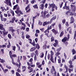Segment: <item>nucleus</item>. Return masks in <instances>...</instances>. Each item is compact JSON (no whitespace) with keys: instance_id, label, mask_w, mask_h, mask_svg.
Here are the masks:
<instances>
[{"instance_id":"34","label":"nucleus","mask_w":76,"mask_h":76,"mask_svg":"<svg viewBox=\"0 0 76 76\" xmlns=\"http://www.w3.org/2000/svg\"><path fill=\"white\" fill-rule=\"evenodd\" d=\"M40 54L41 55L40 56V57L41 58H43V57H44V53L42 52L40 53Z\"/></svg>"},{"instance_id":"45","label":"nucleus","mask_w":76,"mask_h":76,"mask_svg":"<svg viewBox=\"0 0 76 76\" xmlns=\"http://www.w3.org/2000/svg\"><path fill=\"white\" fill-rule=\"evenodd\" d=\"M8 37L9 38V39H11V37L12 35L10 34H9L7 35Z\"/></svg>"},{"instance_id":"35","label":"nucleus","mask_w":76,"mask_h":76,"mask_svg":"<svg viewBox=\"0 0 76 76\" xmlns=\"http://www.w3.org/2000/svg\"><path fill=\"white\" fill-rule=\"evenodd\" d=\"M18 4L14 6L13 7V10H15V9H16V8H17V7H18Z\"/></svg>"},{"instance_id":"62","label":"nucleus","mask_w":76,"mask_h":76,"mask_svg":"<svg viewBox=\"0 0 76 76\" xmlns=\"http://www.w3.org/2000/svg\"><path fill=\"white\" fill-rule=\"evenodd\" d=\"M64 56L65 57V59L66 60V58H67V56H66L65 53H64Z\"/></svg>"},{"instance_id":"2","label":"nucleus","mask_w":76,"mask_h":76,"mask_svg":"<svg viewBox=\"0 0 76 76\" xmlns=\"http://www.w3.org/2000/svg\"><path fill=\"white\" fill-rule=\"evenodd\" d=\"M8 30L11 32V35L12 37H14L15 35V33H14V32H15L16 30L13 29V27H10L9 28Z\"/></svg>"},{"instance_id":"23","label":"nucleus","mask_w":76,"mask_h":76,"mask_svg":"<svg viewBox=\"0 0 76 76\" xmlns=\"http://www.w3.org/2000/svg\"><path fill=\"white\" fill-rule=\"evenodd\" d=\"M50 60L52 63H54L55 62L54 61V59H53V57L52 56H51V58Z\"/></svg>"},{"instance_id":"28","label":"nucleus","mask_w":76,"mask_h":76,"mask_svg":"<svg viewBox=\"0 0 76 76\" xmlns=\"http://www.w3.org/2000/svg\"><path fill=\"white\" fill-rule=\"evenodd\" d=\"M55 39H54V37L53 36H52L51 38V42H53V41H54Z\"/></svg>"},{"instance_id":"63","label":"nucleus","mask_w":76,"mask_h":76,"mask_svg":"<svg viewBox=\"0 0 76 76\" xmlns=\"http://www.w3.org/2000/svg\"><path fill=\"white\" fill-rule=\"evenodd\" d=\"M35 0H33L31 1V4H34Z\"/></svg>"},{"instance_id":"56","label":"nucleus","mask_w":76,"mask_h":76,"mask_svg":"<svg viewBox=\"0 0 76 76\" xmlns=\"http://www.w3.org/2000/svg\"><path fill=\"white\" fill-rule=\"evenodd\" d=\"M69 13H70V11L68 10L66 12L65 15H69Z\"/></svg>"},{"instance_id":"25","label":"nucleus","mask_w":76,"mask_h":76,"mask_svg":"<svg viewBox=\"0 0 76 76\" xmlns=\"http://www.w3.org/2000/svg\"><path fill=\"white\" fill-rule=\"evenodd\" d=\"M72 53L73 55H74V54H75L76 53V50L74 49H72Z\"/></svg>"},{"instance_id":"15","label":"nucleus","mask_w":76,"mask_h":76,"mask_svg":"<svg viewBox=\"0 0 76 76\" xmlns=\"http://www.w3.org/2000/svg\"><path fill=\"white\" fill-rule=\"evenodd\" d=\"M40 9H41V10H43L44 8V4H42L40 5Z\"/></svg>"},{"instance_id":"42","label":"nucleus","mask_w":76,"mask_h":76,"mask_svg":"<svg viewBox=\"0 0 76 76\" xmlns=\"http://www.w3.org/2000/svg\"><path fill=\"white\" fill-rule=\"evenodd\" d=\"M16 76H21V75L19 74V73L18 72H16Z\"/></svg>"},{"instance_id":"55","label":"nucleus","mask_w":76,"mask_h":76,"mask_svg":"<svg viewBox=\"0 0 76 76\" xmlns=\"http://www.w3.org/2000/svg\"><path fill=\"white\" fill-rule=\"evenodd\" d=\"M3 72L4 73H6L7 72H8V69H4V70Z\"/></svg>"},{"instance_id":"21","label":"nucleus","mask_w":76,"mask_h":76,"mask_svg":"<svg viewBox=\"0 0 76 76\" xmlns=\"http://www.w3.org/2000/svg\"><path fill=\"white\" fill-rule=\"evenodd\" d=\"M33 7H34V9H38V5H37V4L33 6Z\"/></svg>"},{"instance_id":"9","label":"nucleus","mask_w":76,"mask_h":76,"mask_svg":"<svg viewBox=\"0 0 76 76\" xmlns=\"http://www.w3.org/2000/svg\"><path fill=\"white\" fill-rule=\"evenodd\" d=\"M11 60H12L11 62L13 64H14V65H15L17 66L18 67V66H19L18 63H15V62H14V59H13V58H12Z\"/></svg>"},{"instance_id":"59","label":"nucleus","mask_w":76,"mask_h":76,"mask_svg":"<svg viewBox=\"0 0 76 76\" xmlns=\"http://www.w3.org/2000/svg\"><path fill=\"white\" fill-rule=\"evenodd\" d=\"M58 45V44L56 43H54V44H53V45L54 47H56Z\"/></svg>"},{"instance_id":"11","label":"nucleus","mask_w":76,"mask_h":76,"mask_svg":"<svg viewBox=\"0 0 76 76\" xmlns=\"http://www.w3.org/2000/svg\"><path fill=\"white\" fill-rule=\"evenodd\" d=\"M27 69L29 70V73H31V72H32L33 70H34V69L30 66H28Z\"/></svg>"},{"instance_id":"57","label":"nucleus","mask_w":76,"mask_h":76,"mask_svg":"<svg viewBox=\"0 0 76 76\" xmlns=\"http://www.w3.org/2000/svg\"><path fill=\"white\" fill-rule=\"evenodd\" d=\"M34 58V61H37V57L36 55H35Z\"/></svg>"},{"instance_id":"54","label":"nucleus","mask_w":76,"mask_h":76,"mask_svg":"<svg viewBox=\"0 0 76 76\" xmlns=\"http://www.w3.org/2000/svg\"><path fill=\"white\" fill-rule=\"evenodd\" d=\"M6 67L7 68V69H9L10 70L11 69H12V67H11V66H8L7 65L6 66Z\"/></svg>"},{"instance_id":"43","label":"nucleus","mask_w":76,"mask_h":76,"mask_svg":"<svg viewBox=\"0 0 76 76\" xmlns=\"http://www.w3.org/2000/svg\"><path fill=\"white\" fill-rule=\"evenodd\" d=\"M26 38L27 39H29L30 38V36L28 34H27L26 35Z\"/></svg>"},{"instance_id":"13","label":"nucleus","mask_w":76,"mask_h":76,"mask_svg":"<svg viewBox=\"0 0 76 76\" xmlns=\"http://www.w3.org/2000/svg\"><path fill=\"white\" fill-rule=\"evenodd\" d=\"M56 18H57V15H55L54 17H53L50 20V22H52V21L53 20H54L56 19Z\"/></svg>"},{"instance_id":"26","label":"nucleus","mask_w":76,"mask_h":76,"mask_svg":"<svg viewBox=\"0 0 76 76\" xmlns=\"http://www.w3.org/2000/svg\"><path fill=\"white\" fill-rule=\"evenodd\" d=\"M64 67L66 69V72H68V67L67 65H65Z\"/></svg>"},{"instance_id":"52","label":"nucleus","mask_w":76,"mask_h":76,"mask_svg":"<svg viewBox=\"0 0 76 76\" xmlns=\"http://www.w3.org/2000/svg\"><path fill=\"white\" fill-rule=\"evenodd\" d=\"M37 16V15H36L35 17H33V22H34V21L35 20V19Z\"/></svg>"},{"instance_id":"44","label":"nucleus","mask_w":76,"mask_h":76,"mask_svg":"<svg viewBox=\"0 0 76 76\" xmlns=\"http://www.w3.org/2000/svg\"><path fill=\"white\" fill-rule=\"evenodd\" d=\"M7 14L8 15V17H10V16H12V15L10 14V13L9 12V11L7 12Z\"/></svg>"},{"instance_id":"48","label":"nucleus","mask_w":76,"mask_h":76,"mask_svg":"<svg viewBox=\"0 0 76 76\" xmlns=\"http://www.w3.org/2000/svg\"><path fill=\"white\" fill-rule=\"evenodd\" d=\"M56 23H53V24H51V26H52L53 28H54V26H55V25H56Z\"/></svg>"},{"instance_id":"58","label":"nucleus","mask_w":76,"mask_h":76,"mask_svg":"<svg viewBox=\"0 0 76 76\" xmlns=\"http://www.w3.org/2000/svg\"><path fill=\"white\" fill-rule=\"evenodd\" d=\"M62 63H66V60L64 58L62 59Z\"/></svg>"},{"instance_id":"37","label":"nucleus","mask_w":76,"mask_h":76,"mask_svg":"<svg viewBox=\"0 0 76 76\" xmlns=\"http://www.w3.org/2000/svg\"><path fill=\"white\" fill-rule=\"evenodd\" d=\"M30 7H29V5H28L27 7H26L25 10L26 11H27V10L28 9H29Z\"/></svg>"},{"instance_id":"41","label":"nucleus","mask_w":76,"mask_h":76,"mask_svg":"<svg viewBox=\"0 0 76 76\" xmlns=\"http://www.w3.org/2000/svg\"><path fill=\"white\" fill-rule=\"evenodd\" d=\"M68 69L69 71V73H71V72H73V68H72V69L68 68Z\"/></svg>"},{"instance_id":"12","label":"nucleus","mask_w":76,"mask_h":76,"mask_svg":"<svg viewBox=\"0 0 76 76\" xmlns=\"http://www.w3.org/2000/svg\"><path fill=\"white\" fill-rule=\"evenodd\" d=\"M52 32L54 33L55 35H56L58 34V30H56L54 28H53L52 30Z\"/></svg>"},{"instance_id":"53","label":"nucleus","mask_w":76,"mask_h":76,"mask_svg":"<svg viewBox=\"0 0 76 76\" xmlns=\"http://www.w3.org/2000/svg\"><path fill=\"white\" fill-rule=\"evenodd\" d=\"M9 55L10 57L12 58V57H11V55H12V52L11 51H9Z\"/></svg>"},{"instance_id":"51","label":"nucleus","mask_w":76,"mask_h":76,"mask_svg":"<svg viewBox=\"0 0 76 76\" xmlns=\"http://www.w3.org/2000/svg\"><path fill=\"white\" fill-rule=\"evenodd\" d=\"M35 53L37 56L38 55V50H36L35 52Z\"/></svg>"},{"instance_id":"64","label":"nucleus","mask_w":76,"mask_h":76,"mask_svg":"<svg viewBox=\"0 0 76 76\" xmlns=\"http://www.w3.org/2000/svg\"><path fill=\"white\" fill-rule=\"evenodd\" d=\"M38 24L39 25H42V23L40 21H39Z\"/></svg>"},{"instance_id":"5","label":"nucleus","mask_w":76,"mask_h":76,"mask_svg":"<svg viewBox=\"0 0 76 76\" xmlns=\"http://www.w3.org/2000/svg\"><path fill=\"white\" fill-rule=\"evenodd\" d=\"M48 5H49V6L48 7V9L50 10L51 7H52V9L54 8V7H55V4H49Z\"/></svg>"},{"instance_id":"27","label":"nucleus","mask_w":76,"mask_h":76,"mask_svg":"<svg viewBox=\"0 0 76 76\" xmlns=\"http://www.w3.org/2000/svg\"><path fill=\"white\" fill-rule=\"evenodd\" d=\"M1 21L3 22H6V20H7V19L6 18H2L1 19Z\"/></svg>"},{"instance_id":"61","label":"nucleus","mask_w":76,"mask_h":76,"mask_svg":"<svg viewBox=\"0 0 76 76\" xmlns=\"http://www.w3.org/2000/svg\"><path fill=\"white\" fill-rule=\"evenodd\" d=\"M47 25V22H45L43 23V26H45V25Z\"/></svg>"},{"instance_id":"17","label":"nucleus","mask_w":76,"mask_h":76,"mask_svg":"<svg viewBox=\"0 0 76 76\" xmlns=\"http://www.w3.org/2000/svg\"><path fill=\"white\" fill-rule=\"evenodd\" d=\"M16 20V18H15V17H14L12 19V20H10V23H14V21Z\"/></svg>"},{"instance_id":"39","label":"nucleus","mask_w":76,"mask_h":76,"mask_svg":"<svg viewBox=\"0 0 76 76\" xmlns=\"http://www.w3.org/2000/svg\"><path fill=\"white\" fill-rule=\"evenodd\" d=\"M52 29V26H50V27L48 26V28L47 29H48V31H49L50 29Z\"/></svg>"},{"instance_id":"29","label":"nucleus","mask_w":76,"mask_h":76,"mask_svg":"<svg viewBox=\"0 0 76 76\" xmlns=\"http://www.w3.org/2000/svg\"><path fill=\"white\" fill-rule=\"evenodd\" d=\"M0 61L1 63H4L6 62V61L5 60H4L3 59H1V58H0Z\"/></svg>"},{"instance_id":"19","label":"nucleus","mask_w":76,"mask_h":76,"mask_svg":"<svg viewBox=\"0 0 76 76\" xmlns=\"http://www.w3.org/2000/svg\"><path fill=\"white\" fill-rule=\"evenodd\" d=\"M11 57H10V58L12 59V58L14 59L13 57H17V55H16L15 54H12L11 56Z\"/></svg>"},{"instance_id":"40","label":"nucleus","mask_w":76,"mask_h":76,"mask_svg":"<svg viewBox=\"0 0 76 76\" xmlns=\"http://www.w3.org/2000/svg\"><path fill=\"white\" fill-rule=\"evenodd\" d=\"M12 50H13V51H15L16 50V47L15 46H14L12 47Z\"/></svg>"},{"instance_id":"50","label":"nucleus","mask_w":76,"mask_h":76,"mask_svg":"<svg viewBox=\"0 0 76 76\" xmlns=\"http://www.w3.org/2000/svg\"><path fill=\"white\" fill-rule=\"evenodd\" d=\"M61 50V47H60L57 50V52H59V53L60 51Z\"/></svg>"},{"instance_id":"4","label":"nucleus","mask_w":76,"mask_h":76,"mask_svg":"<svg viewBox=\"0 0 76 76\" xmlns=\"http://www.w3.org/2000/svg\"><path fill=\"white\" fill-rule=\"evenodd\" d=\"M67 37H65L62 40V41L63 42H65L66 41H69V38H70V35L69 34H68L67 35Z\"/></svg>"},{"instance_id":"18","label":"nucleus","mask_w":76,"mask_h":76,"mask_svg":"<svg viewBox=\"0 0 76 76\" xmlns=\"http://www.w3.org/2000/svg\"><path fill=\"white\" fill-rule=\"evenodd\" d=\"M4 27H3V25L0 23V30H4Z\"/></svg>"},{"instance_id":"30","label":"nucleus","mask_w":76,"mask_h":76,"mask_svg":"<svg viewBox=\"0 0 76 76\" xmlns=\"http://www.w3.org/2000/svg\"><path fill=\"white\" fill-rule=\"evenodd\" d=\"M66 20L65 19H63L62 20V23L64 24H65V23H66Z\"/></svg>"},{"instance_id":"20","label":"nucleus","mask_w":76,"mask_h":76,"mask_svg":"<svg viewBox=\"0 0 76 76\" xmlns=\"http://www.w3.org/2000/svg\"><path fill=\"white\" fill-rule=\"evenodd\" d=\"M47 42H46V43L43 46V49H45V50L47 49Z\"/></svg>"},{"instance_id":"32","label":"nucleus","mask_w":76,"mask_h":76,"mask_svg":"<svg viewBox=\"0 0 76 76\" xmlns=\"http://www.w3.org/2000/svg\"><path fill=\"white\" fill-rule=\"evenodd\" d=\"M69 9L70 7L69 6H66V7H65V9H66V10H69Z\"/></svg>"},{"instance_id":"14","label":"nucleus","mask_w":76,"mask_h":76,"mask_svg":"<svg viewBox=\"0 0 76 76\" xmlns=\"http://www.w3.org/2000/svg\"><path fill=\"white\" fill-rule=\"evenodd\" d=\"M22 72H25L26 70V66H22Z\"/></svg>"},{"instance_id":"36","label":"nucleus","mask_w":76,"mask_h":76,"mask_svg":"<svg viewBox=\"0 0 76 76\" xmlns=\"http://www.w3.org/2000/svg\"><path fill=\"white\" fill-rule=\"evenodd\" d=\"M10 13H12V16H15V13H14V11H13V10L10 11Z\"/></svg>"},{"instance_id":"24","label":"nucleus","mask_w":76,"mask_h":76,"mask_svg":"<svg viewBox=\"0 0 76 76\" xmlns=\"http://www.w3.org/2000/svg\"><path fill=\"white\" fill-rule=\"evenodd\" d=\"M58 27L59 28V29L60 31L61 30V24H59L58 25Z\"/></svg>"},{"instance_id":"1","label":"nucleus","mask_w":76,"mask_h":76,"mask_svg":"<svg viewBox=\"0 0 76 76\" xmlns=\"http://www.w3.org/2000/svg\"><path fill=\"white\" fill-rule=\"evenodd\" d=\"M48 12L45 10L42 11L41 12L42 14V15L41 16V17L43 19H46V18H49L50 17V15L48 13Z\"/></svg>"},{"instance_id":"3","label":"nucleus","mask_w":76,"mask_h":76,"mask_svg":"<svg viewBox=\"0 0 76 76\" xmlns=\"http://www.w3.org/2000/svg\"><path fill=\"white\" fill-rule=\"evenodd\" d=\"M60 53L59 52H56L55 54V56H56V57H58L57 60L58 63H60L61 61V58L60 56H58L59 55H60Z\"/></svg>"},{"instance_id":"22","label":"nucleus","mask_w":76,"mask_h":76,"mask_svg":"<svg viewBox=\"0 0 76 76\" xmlns=\"http://www.w3.org/2000/svg\"><path fill=\"white\" fill-rule=\"evenodd\" d=\"M64 31H62L61 32V33L60 34V35L59 36L60 37H62L64 35Z\"/></svg>"},{"instance_id":"49","label":"nucleus","mask_w":76,"mask_h":76,"mask_svg":"<svg viewBox=\"0 0 76 76\" xmlns=\"http://www.w3.org/2000/svg\"><path fill=\"white\" fill-rule=\"evenodd\" d=\"M61 50V47H60L57 50V52H59V53L60 51Z\"/></svg>"},{"instance_id":"33","label":"nucleus","mask_w":76,"mask_h":76,"mask_svg":"<svg viewBox=\"0 0 76 76\" xmlns=\"http://www.w3.org/2000/svg\"><path fill=\"white\" fill-rule=\"evenodd\" d=\"M33 41L34 42H31V43H30V44H32V45H33V46L35 47L36 45H35V41H34V40Z\"/></svg>"},{"instance_id":"16","label":"nucleus","mask_w":76,"mask_h":76,"mask_svg":"<svg viewBox=\"0 0 76 76\" xmlns=\"http://www.w3.org/2000/svg\"><path fill=\"white\" fill-rule=\"evenodd\" d=\"M36 50V47H32L31 48L30 50V52H32V51H34V50Z\"/></svg>"},{"instance_id":"60","label":"nucleus","mask_w":76,"mask_h":76,"mask_svg":"<svg viewBox=\"0 0 76 76\" xmlns=\"http://www.w3.org/2000/svg\"><path fill=\"white\" fill-rule=\"evenodd\" d=\"M21 38H23V39H25V36H24V35L23 33H22V34Z\"/></svg>"},{"instance_id":"7","label":"nucleus","mask_w":76,"mask_h":76,"mask_svg":"<svg viewBox=\"0 0 76 76\" xmlns=\"http://www.w3.org/2000/svg\"><path fill=\"white\" fill-rule=\"evenodd\" d=\"M70 6L73 12H75V11H76V6L71 4L70 5Z\"/></svg>"},{"instance_id":"10","label":"nucleus","mask_w":76,"mask_h":76,"mask_svg":"<svg viewBox=\"0 0 76 76\" xmlns=\"http://www.w3.org/2000/svg\"><path fill=\"white\" fill-rule=\"evenodd\" d=\"M70 24L73 23L75 22V19H74V18L73 16H71L70 18Z\"/></svg>"},{"instance_id":"31","label":"nucleus","mask_w":76,"mask_h":76,"mask_svg":"<svg viewBox=\"0 0 76 76\" xmlns=\"http://www.w3.org/2000/svg\"><path fill=\"white\" fill-rule=\"evenodd\" d=\"M36 47L37 48V49H39V48H40V47L39 46V44H37L36 45Z\"/></svg>"},{"instance_id":"47","label":"nucleus","mask_w":76,"mask_h":76,"mask_svg":"<svg viewBox=\"0 0 76 76\" xmlns=\"http://www.w3.org/2000/svg\"><path fill=\"white\" fill-rule=\"evenodd\" d=\"M69 67L70 69H71L72 68H73V67H74V66H73V65H70L69 66Z\"/></svg>"},{"instance_id":"8","label":"nucleus","mask_w":76,"mask_h":76,"mask_svg":"<svg viewBox=\"0 0 76 76\" xmlns=\"http://www.w3.org/2000/svg\"><path fill=\"white\" fill-rule=\"evenodd\" d=\"M21 66V63H19L18 65V69L17 70V71L18 72V73H21V71L19 69V68H20V66Z\"/></svg>"},{"instance_id":"38","label":"nucleus","mask_w":76,"mask_h":76,"mask_svg":"<svg viewBox=\"0 0 76 76\" xmlns=\"http://www.w3.org/2000/svg\"><path fill=\"white\" fill-rule=\"evenodd\" d=\"M0 34L1 35V37L2 38H4L3 37H2L1 36H3V31L0 30Z\"/></svg>"},{"instance_id":"46","label":"nucleus","mask_w":76,"mask_h":76,"mask_svg":"<svg viewBox=\"0 0 76 76\" xmlns=\"http://www.w3.org/2000/svg\"><path fill=\"white\" fill-rule=\"evenodd\" d=\"M50 56H53V55H54V52H53L52 50L50 51Z\"/></svg>"},{"instance_id":"6","label":"nucleus","mask_w":76,"mask_h":76,"mask_svg":"<svg viewBox=\"0 0 76 76\" xmlns=\"http://www.w3.org/2000/svg\"><path fill=\"white\" fill-rule=\"evenodd\" d=\"M3 30V31H2L3 33L2 36H4V37L6 35H7L8 34L9 32H8V31H6V30L4 28V30Z\"/></svg>"}]
</instances>
